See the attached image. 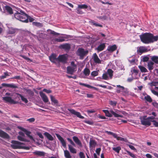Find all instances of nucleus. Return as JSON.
<instances>
[{
	"instance_id": "obj_25",
	"label": "nucleus",
	"mask_w": 158,
	"mask_h": 158,
	"mask_svg": "<svg viewBox=\"0 0 158 158\" xmlns=\"http://www.w3.org/2000/svg\"><path fill=\"white\" fill-rule=\"evenodd\" d=\"M33 154L36 156H44L45 155V153L43 152L36 151L33 152Z\"/></svg>"
},
{
	"instance_id": "obj_42",
	"label": "nucleus",
	"mask_w": 158,
	"mask_h": 158,
	"mask_svg": "<svg viewBox=\"0 0 158 158\" xmlns=\"http://www.w3.org/2000/svg\"><path fill=\"white\" fill-rule=\"evenodd\" d=\"M112 149L117 153H119L120 151L121 150V148L120 146H118L116 148H113Z\"/></svg>"
},
{
	"instance_id": "obj_29",
	"label": "nucleus",
	"mask_w": 158,
	"mask_h": 158,
	"mask_svg": "<svg viewBox=\"0 0 158 158\" xmlns=\"http://www.w3.org/2000/svg\"><path fill=\"white\" fill-rule=\"evenodd\" d=\"M154 65V63L152 61H149L148 63V68L149 70L151 71L153 69Z\"/></svg>"
},
{
	"instance_id": "obj_1",
	"label": "nucleus",
	"mask_w": 158,
	"mask_h": 158,
	"mask_svg": "<svg viewBox=\"0 0 158 158\" xmlns=\"http://www.w3.org/2000/svg\"><path fill=\"white\" fill-rule=\"evenodd\" d=\"M141 41L145 44H149L156 41L158 40V36H154L150 33H145L140 35Z\"/></svg>"
},
{
	"instance_id": "obj_55",
	"label": "nucleus",
	"mask_w": 158,
	"mask_h": 158,
	"mask_svg": "<svg viewBox=\"0 0 158 158\" xmlns=\"http://www.w3.org/2000/svg\"><path fill=\"white\" fill-rule=\"evenodd\" d=\"M71 66L74 68L75 69H77V66L76 64H75L74 61H72L71 62Z\"/></svg>"
},
{
	"instance_id": "obj_31",
	"label": "nucleus",
	"mask_w": 158,
	"mask_h": 158,
	"mask_svg": "<svg viewBox=\"0 0 158 158\" xmlns=\"http://www.w3.org/2000/svg\"><path fill=\"white\" fill-rule=\"evenodd\" d=\"M117 87L120 89H117L116 90V92L117 93H120L121 92H125V91H124L125 88L123 86H122L120 85H117Z\"/></svg>"
},
{
	"instance_id": "obj_48",
	"label": "nucleus",
	"mask_w": 158,
	"mask_h": 158,
	"mask_svg": "<svg viewBox=\"0 0 158 158\" xmlns=\"http://www.w3.org/2000/svg\"><path fill=\"white\" fill-rule=\"evenodd\" d=\"M149 58L146 56H144L143 57L142 60L143 62H147L148 61Z\"/></svg>"
},
{
	"instance_id": "obj_20",
	"label": "nucleus",
	"mask_w": 158,
	"mask_h": 158,
	"mask_svg": "<svg viewBox=\"0 0 158 158\" xmlns=\"http://www.w3.org/2000/svg\"><path fill=\"white\" fill-rule=\"evenodd\" d=\"M117 47L115 44L108 46L107 50L110 52H112L117 49Z\"/></svg>"
},
{
	"instance_id": "obj_35",
	"label": "nucleus",
	"mask_w": 158,
	"mask_h": 158,
	"mask_svg": "<svg viewBox=\"0 0 158 158\" xmlns=\"http://www.w3.org/2000/svg\"><path fill=\"white\" fill-rule=\"evenodd\" d=\"M107 72L109 75L110 79H112L113 76V71L111 69H108L107 70Z\"/></svg>"
},
{
	"instance_id": "obj_57",
	"label": "nucleus",
	"mask_w": 158,
	"mask_h": 158,
	"mask_svg": "<svg viewBox=\"0 0 158 158\" xmlns=\"http://www.w3.org/2000/svg\"><path fill=\"white\" fill-rule=\"evenodd\" d=\"M85 123L90 125H92L94 124V122L93 121H85Z\"/></svg>"
},
{
	"instance_id": "obj_15",
	"label": "nucleus",
	"mask_w": 158,
	"mask_h": 158,
	"mask_svg": "<svg viewBox=\"0 0 158 158\" xmlns=\"http://www.w3.org/2000/svg\"><path fill=\"white\" fill-rule=\"evenodd\" d=\"M39 94L41 97L44 102L46 103L48 102L49 100L48 98L44 93H43L42 91H40Z\"/></svg>"
},
{
	"instance_id": "obj_21",
	"label": "nucleus",
	"mask_w": 158,
	"mask_h": 158,
	"mask_svg": "<svg viewBox=\"0 0 158 158\" xmlns=\"http://www.w3.org/2000/svg\"><path fill=\"white\" fill-rule=\"evenodd\" d=\"M97 142L95 140L91 139L90 140L89 147L90 148L92 149L93 148H95Z\"/></svg>"
},
{
	"instance_id": "obj_13",
	"label": "nucleus",
	"mask_w": 158,
	"mask_h": 158,
	"mask_svg": "<svg viewBox=\"0 0 158 158\" xmlns=\"http://www.w3.org/2000/svg\"><path fill=\"white\" fill-rule=\"evenodd\" d=\"M59 48L61 49H63L65 51H69L70 48V44L68 43H65L63 44L60 45Z\"/></svg>"
},
{
	"instance_id": "obj_54",
	"label": "nucleus",
	"mask_w": 158,
	"mask_h": 158,
	"mask_svg": "<svg viewBox=\"0 0 158 158\" xmlns=\"http://www.w3.org/2000/svg\"><path fill=\"white\" fill-rule=\"evenodd\" d=\"M15 32V30L14 29H10L9 30L8 33L9 34H13Z\"/></svg>"
},
{
	"instance_id": "obj_63",
	"label": "nucleus",
	"mask_w": 158,
	"mask_h": 158,
	"mask_svg": "<svg viewBox=\"0 0 158 158\" xmlns=\"http://www.w3.org/2000/svg\"><path fill=\"white\" fill-rule=\"evenodd\" d=\"M101 151V148H98L96 149V152L98 155H99L100 151Z\"/></svg>"
},
{
	"instance_id": "obj_8",
	"label": "nucleus",
	"mask_w": 158,
	"mask_h": 158,
	"mask_svg": "<svg viewBox=\"0 0 158 158\" xmlns=\"http://www.w3.org/2000/svg\"><path fill=\"white\" fill-rule=\"evenodd\" d=\"M141 124L145 126H150L151 125V122L148 118H146L145 117L140 118Z\"/></svg>"
},
{
	"instance_id": "obj_45",
	"label": "nucleus",
	"mask_w": 158,
	"mask_h": 158,
	"mask_svg": "<svg viewBox=\"0 0 158 158\" xmlns=\"http://www.w3.org/2000/svg\"><path fill=\"white\" fill-rule=\"evenodd\" d=\"M102 78L105 80H108V78L107 74V73H104L103 74L102 76Z\"/></svg>"
},
{
	"instance_id": "obj_18",
	"label": "nucleus",
	"mask_w": 158,
	"mask_h": 158,
	"mask_svg": "<svg viewBox=\"0 0 158 158\" xmlns=\"http://www.w3.org/2000/svg\"><path fill=\"white\" fill-rule=\"evenodd\" d=\"M2 85L3 87H10L12 88H18L17 85L16 84L12 83V84H6V83H2Z\"/></svg>"
},
{
	"instance_id": "obj_7",
	"label": "nucleus",
	"mask_w": 158,
	"mask_h": 158,
	"mask_svg": "<svg viewBox=\"0 0 158 158\" xmlns=\"http://www.w3.org/2000/svg\"><path fill=\"white\" fill-rule=\"evenodd\" d=\"M106 132L108 134L112 135L114 138H116L118 140L123 141L125 142L127 141V140L126 139L121 137L120 136H118L117 134L115 133L108 131H106Z\"/></svg>"
},
{
	"instance_id": "obj_61",
	"label": "nucleus",
	"mask_w": 158,
	"mask_h": 158,
	"mask_svg": "<svg viewBox=\"0 0 158 158\" xmlns=\"http://www.w3.org/2000/svg\"><path fill=\"white\" fill-rule=\"evenodd\" d=\"M11 79H15L17 80H20L21 79V77L19 76H15L14 77L11 78Z\"/></svg>"
},
{
	"instance_id": "obj_27",
	"label": "nucleus",
	"mask_w": 158,
	"mask_h": 158,
	"mask_svg": "<svg viewBox=\"0 0 158 158\" xmlns=\"http://www.w3.org/2000/svg\"><path fill=\"white\" fill-rule=\"evenodd\" d=\"M5 9L10 14L12 15L13 14V10L10 6H6Z\"/></svg>"
},
{
	"instance_id": "obj_22",
	"label": "nucleus",
	"mask_w": 158,
	"mask_h": 158,
	"mask_svg": "<svg viewBox=\"0 0 158 158\" xmlns=\"http://www.w3.org/2000/svg\"><path fill=\"white\" fill-rule=\"evenodd\" d=\"M73 141L75 142L80 147L82 146V143L80 141V140L76 136H74L73 137Z\"/></svg>"
},
{
	"instance_id": "obj_56",
	"label": "nucleus",
	"mask_w": 158,
	"mask_h": 158,
	"mask_svg": "<svg viewBox=\"0 0 158 158\" xmlns=\"http://www.w3.org/2000/svg\"><path fill=\"white\" fill-rule=\"evenodd\" d=\"M35 118H32L28 119L27 120V121H28L30 123H32L34 122L35 121Z\"/></svg>"
},
{
	"instance_id": "obj_10",
	"label": "nucleus",
	"mask_w": 158,
	"mask_h": 158,
	"mask_svg": "<svg viewBox=\"0 0 158 158\" xmlns=\"http://www.w3.org/2000/svg\"><path fill=\"white\" fill-rule=\"evenodd\" d=\"M58 61L64 63H65L67 62V57L64 55H60L57 58Z\"/></svg>"
},
{
	"instance_id": "obj_58",
	"label": "nucleus",
	"mask_w": 158,
	"mask_h": 158,
	"mask_svg": "<svg viewBox=\"0 0 158 158\" xmlns=\"http://www.w3.org/2000/svg\"><path fill=\"white\" fill-rule=\"evenodd\" d=\"M131 72H132L133 73H134L135 75H137L138 73L139 70L133 69Z\"/></svg>"
},
{
	"instance_id": "obj_40",
	"label": "nucleus",
	"mask_w": 158,
	"mask_h": 158,
	"mask_svg": "<svg viewBox=\"0 0 158 158\" xmlns=\"http://www.w3.org/2000/svg\"><path fill=\"white\" fill-rule=\"evenodd\" d=\"M9 73L6 71V72H5L4 73V75H2L1 76H0V80H2L4 79H5L6 77L7 76H9Z\"/></svg>"
},
{
	"instance_id": "obj_17",
	"label": "nucleus",
	"mask_w": 158,
	"mask_h": 158,
	"mask_svg": "<svg viewBox=\"0 0 158 158\" xmlns=\"http://www.w3.org/2000/svg\"><path fill=\"white\" fill-rule=\"evenodd\" d=\"M93 58L94 62L95 63L98 64L101 63V61L98 58L96 53H94L93 54Z\"/></svg>"
},
{
	"instance_id": "obj_41",
	"label": "nucleus",
	"mask_w": 158,
	"mask_h": 158,
	"mask_svg": "<svg viewBox=\"0 0 158 158\" xmlns=\"http://www.w3.org/2000/svg\"><path fill=\"white\" fill-rule=\"evenodd\" d=\"M90 23H91L92 25H94L96 27H102V25L96 23L95 22L94 20L91 21Z\"/></svg>"
},
{
	"instance_id": "obj_39",
	"label": "nucleus",
	"mask_w": 158,
	"mask_h": 158,
	"mask_svg": "<svg viewBox=\"0 0 158 158\" xmlns=\"http://www.w3.org/2000/svg\"><path fill=\"white\" fill-rule=\"evenodd\" d=\"M144 99L147 102L150 103L151 102L152 100L151 97L149 95H147L144 97Z\"/></svg>"
},
{
	"instance_id": "obj_19",
	"label": "nucleus",
	"mask_w": 158,
	"mask_h": 158,
	"mask_svg": "<svg viewBox=\"0 0 158 158\" xmlns=\"http://www.w3.org/2000/svg\"><path fill=\"white\" fill-rule=\"evenodd\" d=\"M0 137L4 139H9V135L6 132L0 129Z\"/></svg>"
},
{
	"instance_id": "obj_28",
	"label": "nucleus",
	"mask_w": 158,
	"mask_h": 158,
	"mask_svg": "<svg viewBox=\"0 0 158 158\" xmlns=\"http://www.w3.org/2000/svg\"><path fill=\"white\" fill-rule=\"evenodd\" d=\"M44 135L46 136L47 138L49 140L52 141L54 139L53 137L48 133L47 132H45L44 133Z\"/></svg>"
},
{
	"instance_id": "obj_9",
	"label": "nucleus",
	"mask_w": 158,
	"mask_h": 158,
	"mask_svg": "<svg viewBox=\"0 0 158 158\" xmlns=\"http://www.w3.org/2000/svg\"><path fill=\"white\" fill-rule=\"evenodd\" d=\"M68 110L72 114L76 115L77 117L81 118L83 119L84 117L81 115L80 113L79 112L76 111L75 110L73 109H68Z\"/></svg>"
},
{
	"instance_id": "obj_49",
	"label": "nucleus",
	"mask_w": 158,
	"mask_h": 158,
	"mask_svg": "<svg viewBox=\"0 0 158 158\" xmlns=\"http://www.w3.org/2000/svg\"><path fill=\"white\" fill-rule=\"evenodd\" d=\"M110 104L113 106H115L117 104V102L115 101H110Z\"/></svg>"
},
{
	"instance_id": "obj_53",
	"label": "nucleus",
	"mask_w": 158,
	"mask_h": 158,
	"mask_svg": "<svg viewBox=\"0 0 158 158\" xmlns=\"http://www.w3.org/2000/svg\"><path fill=\"white\" fill-rule=\"evenodd\" d=\"M67 140L73 146H75V144L73 142L72 140L69 138H67Z\"/></svg>"
},
{
	"instance_id": "obj_12",
	"label": "nucleus",
	"mask_w": 158,
	"mask_h": 158,
	"mask_svg": "<svg viewBox=\"0 0 158 158\" xmlns=\"http://www.w3.org/2000/svg\"><path fill=\"white\" fill-rule=\"evenodd\" d=\"M21 130L23 131V132H24L25 133L26 135L27 136L29 137L31 139L34 140V138L33 137V136L31 135L30 134L31 133V132L29 131H28L27 129H25L24 128L21 127Z\"/></svg>"
},
{
	"instance_id": "obj_44",
	"label": "nucleus",
	"mask_w": 158,
	"mask_h": 158,
	"mask_svg": "<svg viewBox=\"0 0 158 158\" xmlns=\"http://www.w3.org/2000/svg\"><path fill=\"white\" fill-rule=\"evenodd\" d=\"M17 138L19 140L22 141H27L24 138L23 136H21L20 135L18 136Z\"/></svg>"
},
{
	"instance_id": "obj_60",
	"label": "nucleus",
	"mask_w": 158,
	"mask_h": 158,
	"mask_svg": "<svg viewBox=\"0 0 158 158\" xmlns=\"http://www.w3.org/2000/svg\"><path fill=\"white\" fill-rule=\"evenodd\" d=\"M79 84L80 85H82L86 86V87H88V88H89L90 87H91V86L90 85H86V84H84V83H81V82H80L79 83Z\"/></svg>"
},
{
	"instance_id": "obj_6",
	"label": "nucleus",
	"mask_w": 158,
	"mask_h": 158,
	"mask_svg": "<svg viewBox=\"0 0 158 158\" xmlns=\"http://www.w3.org/2000/svg\"><path fill=\"white\" fill-rule=\"evenodd\" d=\"M11 143L12 144L11 145V147L14 149H20L23 147L21 146V145L23 143L20 142L15 140H12Z\"/></svg>"
},
{
	"instance_id": "obj_2",
	"label": "nucleus",
	"mask_w": 158,
	"mask_h": 158,
	"mask_svg": "<svg viewBox=\"0 0 158 158\" xmlns=\"http://www.w3.org/2000/svg\"><path fill=\"white\" fill-rule=\"evenodd\" d=\"M20 12L17 11L14 14L15 17L17 19L23 22L28 23L27 16L28 15L22 10H20Z\"/></svg>"
},
{
	"instance_id": "obj_38",
	"label": "nucleus",
	"mask_w": 158,
	"mask_h": 158,
	"mask_svg": "<svg viewBox=\"0 0 158 158\" xmlns=\"http://www.w3.org/2000/svg\"><path fill=\"white\" fill-rule=\"evenodd\" d=\"M64 155L66 158H71V156L69 152L67 150L64 151Z\"/></svg>"
},
{
	"instance_id": "obj_51",
	"label": "nucleus",
	"mask_w": 158,
	"mask_h": 158,
	"mask_svg": "<svg viewBox=\"0 0 158 158\" xmlns=\"http://www.w3.org/2000/svg\"><path fill=\"white\" fill-rule=\"evenodd\" d=\"M50 34L56 35H59V33H57L53 31L52 30H50Z\"/></svg>"
},
{
	"instance_id": "obj_23",
	"label": "nucleus",
	"mask_w": 158,
	"mask_h": 158,
	"mask_svg": "<svg viewBox=\"0 0 158 158\" xmlns=\"http://www.w3.org/2000/svg\"><path fill=\"white\" fill-rule=\"evenodd\" d=\"M49 58L50 60L52 62H55L56 61L58 60L56 55L54 54H52Z\"/></svg>"
},
{
	"instance_id": "obj_46",
	"label": "nucleus",
	"mask_w": 158,
	"mask_h": 158,
	"mask_svg": "<svg viewBox=\"0 0 158 158\" xmlns=\"http://www.w3.org/2000/svg\"><path fill=\"white\" fill-rule=\"evenodd\" d=\"M98 74V72L97 71H94L92 72L91 73V75L94 77L97 76Z\"/></svg>"
},
{
	"instance_id": "obj_5",
	"label": "nucleus",
	"mask_w": 158,
	"mask_h": 158,
	"mask_svg": "<svg viewBox=\"0 0 158 158\" xmlns=\"http://www.w3.org/2000/svg\"><path fill=\"white\" fill-rule=\"evenodd\" d=\"M2 100L6 103L12 104H15L18 103V102L12 99L11 97L6 96L2 97Z\"/></svg>"
},
{
	"instance_id": "obj_14",
	"label": "nucleus",
	"mask_w": 158,
	"mask_h": 158,
	"mask_svg": "<svg viewBox=\"0 0 158 158\" xmlns=\"http://www.w3.org/2000/svg\"><path fill=\"white\" fill-rule=\"evenodd\" d=\"M56 136L58 139L60 141L61 143L62 146L65 148L66 147V143L65 141L64 140L63 138L59 134H56Z\"/></svg>"
},
{
	"instance_id": "obj_4",
	"label": "nucleus",
	"mask_w": 158,
	"mask_h": 158,
	"mask_svg": "<svg viewBox=\"0 0 158 158\" xmlns=\"http://www.w3.org/2000/svg\"><path fill=\"white\" fill-rule=\"evenodd\" d=\"M88 53V51H85L83 48H79L77 51L76 53L77 55L80 56L81 59H83L84 57Z\"/></svg>"
},
{
	"instance_id": "obj_50",
	"label": "nucleus",
	"mask_w": 158,
	"mask_h": 158,
	"mask_svg": "<svg viewBox=\"0 0 158 158\" xmlns=\"http://www.w3.org/2000/svg\"><path fill=\"white\" fill-rule=\"evenodd\" d=\"M27 20L28 21V20H29V21L30 22H32L34 21L35 20V19L33 18H32L30 16L28 15V16H27Z\"/></svg>"
},
{
	"instance_id": "obj_16",
	"label": "nucleus",
	"mask_w": 158,
	"mask_h": 158,
	"mask_svg": "<svg viewBox=\"0 0 158 158\" xmlns=\"http://www.w3.org/2000/svg\"><path fill=\"white\" fill-rule=\"evenodd\" d=\"M77 71V69L70 66H68L67 68V73H68L73 74L74 72Z\"/></svg>"
},
{
	"instance_id": "obj_24",
	"label": "nucleus",
	"mask_w": 158,
	"mask_h": 158,
	"mask_svg": "<svg viewBox=\"0 0 158 158\" xmlns=\"http://www.w3.org/2000/svg\"><path fill=\"white\" fill-rule=\"evenodd\" d=\"M106 47L105 44L102 43L99 45L96 48L98 52L102 51Z\"/></svg>"
},
{
	"instance_id": "obj_43",
	"label": "nucleus",
	"mask_w": 158,
	"mask_h": 158,
	"mask_svg": "<svg viewBox=\"0 0 158 158\" xmlns=\"http://www.w3.org/2000/svg\"><path fill=\"white\" fill-rule=\"evenodd\" d=\"M88 6L85 4L80 5H78V7L80 9H86Z\"/></svg>"
},
{
	"instance_id": "obj_59",
	"label": "nucleus",
	"mask_w": 158,
	"mask_h": 158,
	"mask_svg": "<svg viewBox=\"0 0 158 158\" xmlns=\"http://www.w3.org/2000/svg\"><path fill=\"white\" fill-rule=\"evenodd\" d=\"M43 91L46 92L48 94H49L52 93V91L50 89H44L43 90Z\"/></svg>"
},
{
	"instance_id": "obj_30",
	"label": "nucleus",
	"mask_w": 158,
	"mask_h": 158,
	"mask_svg": "<svg viewBox=\"0 0 158 158\" xmlns=\"http://www.w3.org/2000/svg\"><path fill=\"white\" fill-rule=\"evenodd\" d=\"M151 60L156 64H158V56H151Z\"/></svg>"
},
{
	"instance_id": "obj_62",
	"label": "nucleus",
	"mask_w": 158,
	"mask_h": 158,
	"mask_svg": "<svg viewBox=\"0 0 158 158\" xmlns=\"http://www.w3.org/2000/svg\"><path fill=\"white\" fill-rule=\"evenodd\" d=\"M152 122H153V125L155 127H158V122L155 120L152 121Z\"/></svg>"
},
{
	"instance_id": "obj_64",
	"label": "nucleus",
	"mask_w": 158,
	"mask_h": 158,
	"mask_svg": "<svg viewBox=\"0 0 158 158\" xmlns=\"http://www.w3.org/2000/svg\"><path fill=\"white\" fill-rule=\"evenodd\" d=\"M95 112V111L94 110H87V112L88 114L90 113H94Z\"/></svg>"
},
{
	"instance_id": "obj_11",
	"label": "nucleus",
	"mask_w": 158,
	"mask_h": 158,
	"mask_svg": "<svg viewBox=\"0 0 158 158\" xmlns=\"http://www.w3.org/2000/svg\"><path fill=\"white\" fill-rule=\"evenodd\" d=\"M148 51L147 48L145 46H140L138 48L137 50V53H140V55L143 53H145Z\"/></svg>"
},
{
	"instance_id": "obj_26",
	"label": "nucleus",
	"mask_w": 158,
	"mask_h": 158,
	"mask_svg": "<svg viewBox=\"0 0 158 158\" xmlns=\"http://www.w3.org/2000/svg\"><path fill=\"white\" fill-rule=\"evenodd\" d=\"M51 100L52 102V104L53 105H57L58 103V101L57 100L55 99L54 97L52 95L50 96Z\"/></svg>"
},
{
	"instance_id": "obj_37",
	"label": "nucleus",
	"mask_w": 158,
	"mask_h": 158,
	"mask_svg": "<svg viewBox=\"0 0 158 158\" xmlns=\"http://www.w3.org/2000/svg\"><path fill=\"white\" fill-rule=\"evenodd\" d=\"M138 67L141 72L146 73L148 71L147 69L143 66L139 65Z\"/></svg>"
},
{
	"instance_id": "obj_47",
	"label": "nucleus",
	"mask_w": 158,
	"mask_h": 158,
	"mask_svg": "<svg viewBox=\"0 0 158 158\" xmlns=\"http://www.w3.org/2000/svg\"><path fill=\"white\" fill-rule=\"evenodd\" d=\"M126 151L133 158H136V156H135V155L134 154L131 153V152L129 151H128L126 150Z\"/></svg>"
},
{
	"instance_id": "obj_32",
	"label": "nucleus",
	"mask_w": 158,
	"mask_h": 158,
	"mask_svg": "<svg viewBox=\"0 0 158 158\" xmlns=\"http://www.w3.org/2000/svg\"><path fill=\"white\" fill-rule=\"evenodd\" d=\"M69 149L70 152L72 153H76L77 152L76 149L73 148L71 145H69Z\"/></svg>"
},
{
	"instance_id": "obj_34",
	"label": "nucleus",
	"mask_w": 158,
	"mask_h": 158,
	"mask_svg": "<svg viewBox=\"0 0 158 158\" xmlns=\"http://www.w3.org/2000/svg\"><path fill=\"white\" fill-rule=\"evenodd\" d=\"M18 95H19L21 98V100L23 102H25L26 103H27L28 102V101L27 99L24 98L23 95H22L21 94L17 93L16 94Z\"/></svg>"
},
{
	"instance_id": "obj_36",
	"label": "nucleus",
	"mask_w": 158,
	"mask_h": 158,
	"mask_svg": "<svg viewBox=\"0 0 158 158\" xmlns=\"http://www.w3.org/2000/svg\"><path fill=\"white\" fill-rule=\"evenodd\" d=\"M55 40L58 42H61L65 41V39L64 37H60L59 38H56Z\"/></svg>"
},
{
	"instance_id": "obj_52",
	"label": "nucleus",
	"mask_w": 158,
	"mask_h": 158,
	"mask_svg": "<svg viewBox=\"0 0 158 158\" xmlns=\"http://www.w3.org/2000/svg\"><path fill=\"white\" fill-rule=\"evenodd\" d=\"M79 156L80 158H85V156L84 155L83 152H80Z\"/></svg>"
},
{
	"instance_id": "obj_3",
	"label": "nucleus",
	"mask_w": 158,
	"mask_h": 158,
	"mask_svg": "<svg viewBox=\"0 0 158 158\" xmlns=\"http://www.w3.org/2000/svg\"><path fill=\"white\" fill-rule=\"evenodd\" d=\"M106 116L111 117L113 115L115 117H123V116L120 114L121 111L118 110H115L114 111L112 110H110L109 111L107 110H103Z\"/></svg>"
},
{
	"instance_id": "obj_33",
	"label": "nucleus",
	"mask_w": 158,
	"mask_h": 158,
	"mask_svg": "<svg viewBox=\"0 0 158 158\" xmlns=\"http://www.w3.org/2000/svg\"><path fill=\"white\" fill-rule=\"evenodd\" d=\"M83 73L85 76H88L90 74V71L88 68H85L84 70Z\"/></svg>"
}]
</instances>
